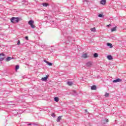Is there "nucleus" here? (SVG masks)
I'll return each instance as SVG.
<instances>
[{"instance_id": "nucleus-3", "label": "nucleus", "mask_w": 126, "mask_h": 126, "mask_svg": "<svg viewBox=\"0 0 126 126\" xmlns=\"http://www.w3.org/2000/svg\"><path fill=\"white\" fill-rule=\"evenodd\" d=\"M107 123H109V120L107 118L101 120V124H102V125H105V124H107Z\"/></svg>"}, {"instance_id": "nucleus-15", "label": "nucleus", "mask_w": 126, "mask_h": 126, "mask_svg": "<svg viewBox=\"0 0 126 126\" xmlns=\"http://www.w3.org/2000/svg\"><path fill=\"white\" fill-rule=\"evenodd\" d=\"M101 4H105L106 3V0H101L100 1Z\"/></svg>"}, {"instance_id": "nucleus-30", "label": "nucleus", "mask_w": 126, "mask_h": 126, "mask_svg": "<svg viewBox=\"0 0 126 126\" xmlns=\"http://www.w3.org/2000/svg\"><path fill=\"white\" fill-rule=\"evenodd\" d=\"M25 4L26 5H28V2H27V1H26L25 3Z\"/></svg>"}, {"instance_id": "nucleus-12", "label": "nucleus", "mask_w": 126, "mask_h": 126, "mask_svg": "<svg viewBox=\"0 0 126 126\" xmlns=\"http://www.w3.org/2000/svg\"><path fill=\"white\" fill-rule=\"evenodd\" d=\"M107 59L109 61H111V60H113V56L112 55H108L107 56Z\"/></svg>"}, {"instance_id": "nucleus-25", "label": "nucleus", "mask_w": 126, "mask_h": 126, "mask_svg": "<svg viewBox=\"0 0 126 126\" xmlns=\"http://www.w3.org/2000/svg\"><path fill=\"white\" fill-rule=\"evenodd\" d=\"M105 96V97H109V96H110V94H109L108 93H106Z\"/></svg>"}, {"instance_id": "nucleus-17", "label": "nucleus", "mask_w": 126, "mask_h": 126, "mask_svg": "<svg viewBox=\"0 0 126 126\" xmlns=\"http://www.w3.org/2000/svg\"><path fill=\"white\" fill-rule=\"evenodd\" d=\"M42 5L46 7L47 6H49V4L48 3H43Z\"/></svg>"}, {"instance_id": "nucleus-8", "label": "nucleus", "mask_w": 126, "mask_h": 126, "mask_svg": "<svg viewBox=\"0 0 126 126\" xmlns=\"http://www.w3.org/2000/svg\"><path fill=\"white\" fill-rule=\"evenodd\" d=\"M62 118H63V116H60L58 117L57 119V123H60V122H61V120H62Z\"/></svg>"}, {"instance_id": "nucleus-16", "label": "nucleus", "mask_w": 126, "mask_h": 126, "mask_svg": "<svg viewBox=\"0 0 126 126\" xmlns=\"http://www.w3.org/2000/svg\"><path fill=\"white\" fill-rule=\"evenodd\" d=\"M82 57H83V58H84V59H86V58H88V56H87V53H85V54H83Z\"/></svg>"}, {"instance_id": "nucleus-20", "label": "nucleus", "mask_w": 126, "mask_h": 126, "mask_svg": "<svg viewBox=\"0 0 126 126\" xmlns=\"http://www.w3.org/2000/svg\"><path fill=\"white\" fill-rule=\"evenodd\" d=\"M98 53H94V58H98Z\"/></svg>"}, {"instance_id": "nucleus-32", "label": "nucleus", "mask_w": 126, "mask_h": 126, "mask_svg": "<svg viewBox=\"0 0 126 126\" xmlns=\"http://www.w3.org/2000/svg\"><path fill=\"white\" fill-rule=\"evenodd\" d=\"M111 26V24H109V25H107V26H106V27H110V26Z\"/></svg>"}, {"instance_id": "nucleus-29", "label": "nucleus", "mask_w": 126, "mask_h": 126, "mask_svg": "<svg viewBox=\"0 0 126 126\" xmlns=\"http://www.w3.org/2000/svg\"><path fill=\"white\" fill-rule=\"evenodd\" d=\"M25 39H26V40H27V41H28V40H29L28 36H25Z\"/></svg>"}, {"instance_id": "nucleus-31", "label": "nucleus", "mask_w": 126, "mask_h": 126, "mask_svg": "<svg viewBox=\"0 0 126 126\" xmlns=\"http://www.w3.org/2000/svg\"><path fill=\"white\" fill-rule=\"evenodd\" d=\"M52 117H53L54 118H55V117H56V115H55L54 113H53V114L52 115Z\"/></svg>"}, {"instance_id": "nucleus-36", "label": "nucleus", "mask_w": 126, "mask_h": 126, "mask_svg": "<svg viewBox=\"0 0 126 126\" xmlns=\"http://www.w3.org/2000/svg\"><path fill=\"white\" fill-rule=\"evenodd\" d=\"M85 112H87V109L85 110Z\"/></svg>"}, {"instance_id": "nucleus-10", "label": "nucleus", "mask_w": 126, "mask_h": 126, "mask_svg": "<svg viewBox=\"0 0 126 126\" xmlns=\"http://www.w3.org/2000/svg\"><path fill=\"white\" fill-rule=\"evenodd\" d=\"M13 59H14L13 58H11V57H7L6 58V62H9V61H10L11 60H12Z\"/></svg>"}, {"instance_id": "nucleus-5", "label": "nucleus", "mask_w": 126, "mask_h": 126, "mask_svg": "<svg viewBox=\"0 0 126 126\" xmlns=\"http://www.w3.org/2000/svg\"><path fill=\"white\" fill-rule=\"evenodd\" d=\"M122 79L118 78L117 79L113 80V82L114 83H117V82H122Z\"/></svg>"}, {"instance_id": "nucleus-21", "label": "nucleus", "mask_w": 126, "mask_h": 126, "mask_svg": "<svg viewBox=\"0 0 126 126\" xmlns=\"http://www.w3.org/2000/svg\"><path fill=\"white\" fill-rule=\"evenodd\" d=\"M59 97H55L54 98V101H55V102H59Z\"/></svg>"}, {"instance_id": "nucleus-18", "label": "nucleus", "mask_w": 126, "mask_h": 126, "mask_svg": "<svg viewBox=\"0 0 126 126\" xmlns=\"http://www.w3.org/2000/svg\"><path fill=\"white\" fill-rule=\"evenodd\" d=\"M67 84L69 86H71V85H72V84H73V83H72V82H69V81H68V82H67Z\"/></svg>"}, {"instance_id": "nucleus-33", "label": "nucleus", "mask_w": 126, "mask_h": 126, "mask_svg": "<svg viewBox=\"0 0 126 126\" xmlns=\"http://www.w3.org/2000/svg\"><path fill=\"white\" fill-rule=\"evenodd\" d=\"M44 63H48V62L46 60H44Z\"/></svg>"}, {"instance_id": "nucleus-22", "label": "nucleus", "mask_w": 126, "mask_h": 126, "mask_svg": "<svg viewBox=\"0 0 126 126\" xmlns=\"http://www.w3.org/2000/svg\"><path fill=\"white\" fill-rule=\"evenodd\" d=\"M47 64H48V65H49V66H52V65H53V63L49 62H47Z\"/></svg>"}, {"instance_id": "nucleus-26", "label": "nucleus", "mask_w": 126, "mask_h": 126, "mask_svg": "<svg viewBox=\"0 0 126 126\" xmlns=\"http://www.w3.org/2000/svg\"><path fill=\"white\" fill-rule=\"evenodd\" d=\"M33 126H39V124H38V123H33Z\"/></svg>"}, {"instance_id": "nucleus-1", "label": "nucleus", "mask_w": 126, "mask_h": 126, "mask_svg": "<svg viewBox=\"0 0 126 126\" xmlns=\"http://www.w3.org/2000/svg\"><path fill=\"white\" fill-rule=\"evenodd\" d=\"M20 19L21 18L13 17L10 19V21L12 23H18L20 21Z\"/></svg>"}, {"instance_id": "nucleus-34", "label": "nucleus", "mask_w": 126, "mask_h": 126, "mask_svg": "<svg viewBox=\"0 0 126 126\" xmlns=\"http://www.w3.org/2000/svg\"><path fill=\"white\" fill-rule=\"evenodd\" d=\"M22 1H23V2H25L26 1V0H23Z\"/></svg>"}, {"instance_id": "nucleus-28", "label": "nucleus", "mask_w": 126, "mask_h": 126, "mask_svg": "<svg viewBox=\"0 0 126 126\" xmlns=\"http://www.w3.org/2000/svg\"><path fill=\"white\" fill-rule=\"evenodd\" d=\"M17 45H18V46H19L20 45V40H18V42H17Z\"/></svg>"}, {"instance_id": "nucleus-4", "label": "nucleus", "mask_w": 126, "mask_h": 126, "mask_svg": "<svg viewBox=\"0 0 126 126\" xmlns=\"http://www.w3.org/2000/svg\"><path fill=\"white\" fill-rule=\"evenodd\" d=\"M1 56H2V57H5V55H4V54L3 53L0 54V62H2V61L4 60V57L2 58L1 57H0Z\"/></svg>"}, {"instance_id": "nucleus-37", "label": "nucleus", "mask_w": 126, "mask_h": 126, "mask_svg": "<svg viewBox=\"0 0 126 126\" xmlns=\"http://www.w3.org/2000/svg\"><path fill=\"white\" fill-rule=\"evenodd\" d=\"M13 101H10L11 103H12Z\"/></svg>"}, {"instance_id": "nucleus-27", "label": "nucleus", "mask_w": 126, "mask_h": 126, "mask_svg": "<svg viewBox=\"0 0 126 126\" xmlns=\"http://www.w3.org/2000/svg\"><path fill=\"white\" fill-rule=\"evenodd\" d=\"M26 124H27V125H28V126H32V124H31V123L28 124V122H26Z\"/></svg>"}, {"instance_id": "nucleus-35", "label": "nucleus", "mask_w": 126, "mask_h": 126, "mask_svg": "<svg viewBox=\"0 0 126 126\" xmlns=\"http://www.w3.org/2000/svg\"><path fill=\"white\" fill-rule=\"evenodd\" d=\"M84 1H87V0H84Z\"/></svg>"}, {"instance_id": "nucleus-11", "label": "nucleus", "mask_w": 126, "mask_h": 126, "mask_svg": "<svg viewBox=\"0 0 126 126\" xmlns=\"http://www.w3.org/2000/svg\"><path fill=\"white\" fill-rule=\"evenodd\" d=\"M67 39H68V41H66V44H68V43H69L70 41H71V37L68 36L67 37Z\"/></svg>"}, {"instance_id": "nucleus-2", "label": "nucleus", "mask_w": 126, "mask_h": 126, "mask_svg": "<svg viewBox=\"0 0 126 126\" xmlns=\"http://www.w3.org/2000/svg\"><path fill=\"white\" fill-rule=\"evenodd\" d=\"M28 24H29V25L31 26V27H32V29H34V28H35V25H34V21H33L32 20H31L29 21Z\"/></svg>"}, {"instance_id": "nucleus-7", "label": "nucleus", "mask_w": 126, "mask_h": 126, "mask_svg": "<svg viewBox=\"0 0 126 126\" xmlns=\"http://www.w3.org/2000/svg\"><path fill=\"white\" fill-rule=\"evenodd\" d=\"M86 66L90 67L92 66V62H89L86 63Z\"/></svg>"}, {"instance_id": "nucleus-14", "label": "nucleus", "mask_w": 126, "mask_h": 126, "mask_svg": "<svg viewBox=\"0 0 126 126\" xmlns=\"http://www.w3.org/2000/svg\"><path fill=\"white\" fill-rule=\"evenodd\" d=\"M114 31H117V27H115L111 29V32H114Z\"/></svg>"}, {"instance_id": "nucleus-9", "label": "nucleus", "mask_w": 126, "mask_h": 126, "mask_svg": "<svg viewBox=\"0 0 126 126\" xmlns=\"http://www.w3.org/2000/svg\"><path fill=\"white\" fill-rule=\"evenodd\" d=\"M91 90H96L97 89V87L95 85H93L91 88Z\"/></svg>"}, {"instance_id": "nucleus-13", "label": "nucleus", "mask_w": 126, "mask_h": 126, "mask_svg": "<svg viewBox=\"0 0 126 126\" xmlns=\"http://www.w3.org/2000/svg\"><path fill=\"white\" fill-rule=\"evenodd\" d=\"M107 46L108 47H109V48H113V44H112V43H107Z\"/></svg>"}, {"instance_id": "nucleus-23", "label": "nucleus", "mask_w": 126, "mask_h": 126, "mask_svg": "<svg viewBox=\"0 0 126 126\" xmlns=\"http://www.w3.org/2000/svg\"><path fill=\"white\" fill-rule=\"evenodd\" d=\"M19 69V65H17L15 66V70H17Z\"/></svg>"}, {"instance_id": "nucleus-19", "label": "nucleus", "mask_w": 126, "mask_h": 126, "mask_svg": "<svg viewBox=\"0 0 126 126\" xmlns=\"http://www.w3.org/2000/svg\"><path fill=\"white\" fill-rule=\"evenodd\" d=\"M91 31H92V32H95V31H96V28H91Z\"/></svg>"}, {"instance_id": "nucleus-24", "label": "nucleus", "mask_w": 126, "mask_h": 126, "mask_svg": "<svg viewBox=\"0 0 126 126\" xmlns=\"http://www.w3.org/2000/svg\"><path fill=\"white\" fill-rule=\"evenodd\" d=\"M98 17H104V15H103V14H99L98 15Z\"/></svg>"}, {"instance_id": "nucleus-6", "label": "nucleus", "mask_w": 126, "mask_h": 126, "mask_svg": "<svg viewBox=\"0 0 126 126\" xmlns=\"http://www.w3.org/2000/svg\"><path fill=\"white\" fill-rule=\"evenodd\" d=\"M48 78H49V75H46L45 77H42L41 80H42V81H47Z\"/></svg>"}]
</instances>
